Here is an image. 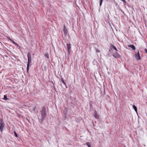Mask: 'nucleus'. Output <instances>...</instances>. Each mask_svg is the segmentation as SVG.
<instances>
[{
	"mask_svg": "<svg viewBox=\"0 0 147 147\" xmlns=\"http://www.w3.org/2000/svg\"><path fill=\"white\" fill-rule=\"evenodd\" d=\"M133 108V109L136 112H137V108L136 106L135 105H134L132 106Z\"/></svg>",
	"mask_w": 147,
	"mask_h": 147,
	"instance_id": "nucleus-11",
	"label": "nucleus"
},
{
	"mask_svg": "<svg viewBox=\"0 0 147 147\" xmlns=\"http://www.w3.org/2000/svg\"><path fill=\"white\" fill-rule=\"evenodd\" d=\"M94 116L96 119L99 118V116L96 111H94Z\"/></svg>",
	"mask_w": 147,
	"mask_h": 147,
	"instance_id": "nucleus-6",
	"label": "nucleus"
},
{
	"mask_svg": "<svg viewBox=\"0 0 147 147\" xmlns=\"http://www.w3.org/2000/svg\"><path fill=\"white\" fill-rule=\"evenodd\" d=\"M14 134L15 135V136L16 137H18V135L16 133V131H14Z\"/></svg>",
	"mask_w": 147,
	"mask_h": 147,
	"instance_id": "nucleus-16",
	"label": "nucleus"
},
{
	"mask_svg": "<svg viewBox=\"0 0 147 147\" xmlns=\"http://www.w3.org/2000/svg\"><path fill=\"white\" fill-rule=\"evenodd\" d=\"M86 144L88 147H91L92 144H91L89 142H87Z\"/></svg>",
	"mask_w": 147,
	"mask_h": 147,
	"instance_id": "nucleus-14",
	"label": "nucleus"
},
{
	"mask_svg": "<svg viewBox=\"0 0 147 147\" xmlns=\"http://www.w3.org/2000/svg\"><path fill=\"white\" fill-rule=\"evenodd\" d=\"M5 124L3 121V119L1 118L0 119V130L1 132L3 130V128L5 127Z\"/></svg>",
	"mask_w": 147,
	"mask_h": 147,
	"instance_id": "nucleus-3",
	"label": "nucleus"
},
{
	"mask_svg": "<svg viewBox=\"0 0 147 147\" xmlns=\"http://www.w3.org/2000/svg\"><path fill=\"white\" fill-rule=\"evenodd\" d=\"M3 99L5 100H9V98H7V96L6 95H4Z\"/></svg>",
	"mask_w": 147,
	"mask_h": 147,
	"instance_id": "nucleus-13",
	"label": "nucleus"
},
{
	"mask_svg": "<svg viewBox=\"0 0 147 147\" xmlns=\"http://www.w3.org/2000/svg\"><path fill=\"white\" fill-rule=\"evenodd\" d=\"M45 55V57H46V58H47L48 59H49V54L48 53H46Z\"/></svg>",
	"mask_w": 147,
	"mask_h": 147,
	"instance_id": "nucleus-15",
	"label": "nucleus"
},
{
	"mask_svg": "<svg viewBox=\"0 0 147 147\" xmlns=\"http://www.w3.org/2000/svg\"><path fill=\"white\" fill-rule=\"evenodd\" d=\"M14 45V44H16V42H15L13 40H12V41H11Z\"/></svg>",
	"mask_w": 147,
	"mask_h": 147,
	"instance_id": "nucleus-20",
	"label": "nucleus"
},
{
	"mask_svg": "<svg viewBox=\"0 0 147 147\" xmlns=\"http://www.w3.org/2000/svg\"><path fill=\"white\" fill-rule=\"evenodd\" d=\"M65 110L66 111L65 113L66 114L67 113V109L66 108H65Z\"/></svg>",
	"mask_w": 147,
	"mask_h": 147,
	"instance_id": "nucleus-21",
	"label": "nucleus"
},
{
	"mask_svg": "<svg viewBox=\"0 0 147 147\" xmlns=\"http://www.w3.org/2000/svg\"><path fill=\"white\" fill-rule=\"evenodd\" d=\"M110 48L111 49V50L114 49L115 51H118L117 48L112 44H111L110 45Z\"/></svg>",
	"mask_w": 147,
	"mask_h": 147,
	"instance_id": "nucleus-8",
	"label": "nucleus"
},
{
	"mask_svg": "<svg viewBox=\"0 0 147 147\" xmlns=\"http://www.w3.org/2000/svg\"><path fill=\"white\" fill-rule=\"evenodd\" d=\"M9 40H10V41H11L12 40L11 39V38H9Z\"/></svg>",
	"mask_w": 147,
	"mask_h": 147,
	"instance_id": "nucleus-23",
	"label": "nucleus"
},
{
	"mask_svg": "<svg viewBox=\"0 0 147 147\" xmlns=\"http://www.w3.org/2000/svg\"><path fill=\"white\" fill-rule=\"evenodd\" d=\"M92 102L91 101H90L89 102L90 106V107H91L92 106Z\"/></svg>",
	"mask_w": 147,
	"mask_h": 147,
	"instance_id": "nucleus-17",
	"label": "nucleus"
},
{
	"mask_svg": "<svg viewBox=\"0 0 147 147\" xmlns=\"http://www.w3.org/2000/svg\"><path fill=\"white\" fill-rule=\"evenodd\" d=\"M135 58L138 61L141 60V58L140 56L139 51H137L135 53Z\"/></svg>",
	"mask_w": 147,
	"mask_h": 147,
	"instance_id": "nucleus-4",
	"label": "nucleus"
},
{
	"mask_svg": "<svg viewBox=\"0 0 147 147\" xmlns=\"http://www.w3.org/2000/svg\"><path fill=\"white\" fill-rule=\"evenodd\" d=\"M96 51L97 53H99L100 52V51L98 49H96Z\"/></svg>",
	"mask_w": 147,
	"mask_h": 147,
	"instance_id": "nucleus-19",
	"label": "nucleus"
},
{
	"mask_svg": "<svg viewBox=\"0 0 147 147\" xmlns=\"http://www.w3.org/2000/svg\"><path fill=\"white\" fill-rule=\"evenodd\" d=\"M14 45H16V46H18V45L17 43H16V44H14Z\"/></svg>",
	"mask_w": 147,
	"mask_h": 147,
	"instance_id": "nucleus-22",
	"label": "nucleus"
},
{
	"mask_svg": "<svg viewBox=\"0 0 147 147\" xmlns=\"http://www.w3.org/2000/svg\"><path fill=\"white\" fill-rule=\"evenodd\" d=\"M40 112L41 113V123L44 120L45 118L47 115L46 113V109L45 107H42L41 110H40Z\"/></svg>",
	"mask_w": 147,
	"mask_h": 147,
	"instance_id": "nucleus-1",
	"label": "nucleus"
},
{
	"mask_svg": "<svg viewBox=\"0 0 147 147\" xmlns=\"http://www.w3.org/2000/svg\"><path fill=\"white\" fill-rule=\"evenodd\" d=\"M113 56L116 58H119L120 57V55L118 54L117 51H116L115 53H113Z\"/></svg>",
	"mask_w": 147,
	"mask_h": 147,
	"instance_id": "nucleus-5",
	"label": "nucleus"
},
{
	"mask_svg": "<svg viewBox=\"0 0 147 147\" xmlns=\"http://www.w3.org/2000/svg\"><path fill=\"white\" fill-rule=\"evenodd\" d=\"M28 57V63L27 67V72L28 73L29 69V65L31 63L32 57L31 54L30 53H28L27 55Z\"/></svg>",
	"mask_w": 147,
	"mask_h": 147,
	"instance_id": "nucleus-2",
	"label": "nucleus"
},
{
	"mask_svg": "<svg viewBox=\"0 0 147 147\" xmlns=\"http://www.w3.org/2000/svg\"><path fill=\"white\" fill-rule=\"evenodd\" d=\"M61 80L62 81V82L63 83V84L65 85V86L66 88H67V86L66 83L64 81L63 78H61Z\"/></svg>",
	"mask_w": 147,
	"mask_h": 147,
	"instance_id": "nucleus-10",
	"label": "nucleus"
},
{
	"mask_svg": "<svg viewBox=\"0 0 147 147\" xmlns=\"http://www.w3.org/2000/svg\"><path fill=\"white\" fill-rule=\"evenodd\" d=\"M63 31L64 35L66 36L67 34L68 31L65 25L64 26Z\"/></svg>",
	"mask_w": 147,
	"mask_h": 147,
	"instance_id": "nucleus-7",
	"label": "nucleus"
},
{
	"mask_svg": "<svg viewBox=\"0 0 147 147\" xmlns=\"http://www.w3.org/2000/svg\"><path fill=\"white\" fill-rule=\"evenodd\" d=\"M129 47L132 49L133 50H135L136 49V48L135 46L133 45H130Z\"/></svg>",
	"mask_w": 147,
	"mask_h": 147,
	"instance_id": "nucleus-12",
	"label": "nucleus"
},
{
	"mask_svg": "<svg viewBox=\"0 0 147 147\" xmlns=\"http://www.w3.org/2000/svg\"><path fill=\"white\" fill-rule=\"evenodd\" d=\"M103 0H100V6L102 5V2Z\"/></svg>",
	"mask_w": 147,
	"mask_h": 147,
	"instance_id": "nucleus-18",
	"label": "nucleus"
},
{
	"mask_svg": "<svg viewBox=\"0 0 147 147\" xmlns=\"http://www.w3.org/2000/svg\"><path fill=\"white\" fill-rule=\"evenodd\" d=\"M26 119H27V120L28 121V122H29V121L28 120L27 118H26Z\"/></svg>",
	"mask_w": 147,
	"mask_h": 147,
	"instance_id": "nucleus-24",
	"label": "nucleus"
},
{
	"mask_svg": "<svg viewBox=\"0 0 147 147\" xmlns=\"http://www.w3.org/2000/svg\"><path fill=\"white\" fill-rule=\"evenodd\" d=\"M67 48L68 52L69 53L70 49L71 48V44H67Z\"/></svg>",
	"mask_w": 147,
	"mask_h": 147,
	"instance_id": "nucleus-9",
	"label": "nucleus"
}]
</instances>
